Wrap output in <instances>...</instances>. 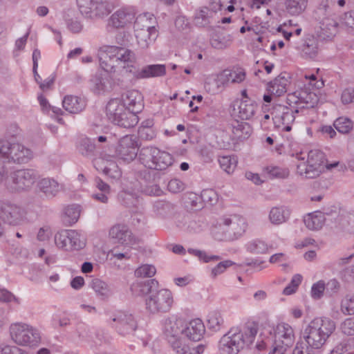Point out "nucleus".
Listing matches in <instances>:
<instances>
[{
    "mask_svg": "<svg viewBox=\"0 0 354 354\" xmlns=\"http://www.w3.org/2000/svg\"><path fill=\"white\" fill-rule=\"evenodd\" d=\"M258 331L255 322H248L243 327H232L219 341V350L222 354H238L253 343Z\"/></svg>",
    "mask_w": 354,
    "mask_h": 354,
    "instance_id": "obj_1",
    "label": "nucleus"
},
{
    "mask_svg": "<svg viewBox=\"0 0 354 354\" xmlns=\"http://www.w3.org/2000/svg\"><path fill=\"white\" fill-rule=\"evenodd\" d=\"M136 61L134 52L127 48L103 46L100 49V65L106 72L114 73L116 68H122L133 74L136 71L133 66Z\"/></svg>",
    "mask_w": 354,
    "mask_h": 354,
    "instance_id": "obj_2",
    "label": "nucleus"
},
{
    "mask_svg": "<svg viewBox=\"0 0 354 354\" xmlns=\"http://www.w3.org/2000/svg\"><path fill=\"white\" fill-rule=\"evenodd\" d=\"M335 328V322L328 318L314 319L302 333L305 346L309 351L315 352L322 348Z\"/></svg>",
    "mask_w": 354,
    "mask_h": 354,
    "instance_id": "obj_3",
    "label": "nucleus"
},
{
    "mask_svg": "<svg viewBox=\"0 0 354 354\" xmlns=\"http://www.w3.org/2000/svg\"><path fill=\"white\" fill-rule=\"evenodd\" d=\"M138 158L145 167L157 171L166 170L174 162L169 153L152 146L141 148Z\"/></svg>",
    "mask_w": 354,
    "mask_h": 354,
    "instance_id": "obj_4",
    "label": "nucleus"
},
{
    "mask_svg": "<svg viewBox=\"0 0 354 354\" xmlns=\"http://www.w3.org/2000/svg\"><path fill=\"white\" fill-rule=\"evenodd\" d=\"M106 111L109 120L119 127L129 129L135 127L138 122L137 114L122 105L119 98L111 99L106 104Z\"/></svg>",
    "mask_w": 354,
    "mask_h": 354,
    "instance_id": "obj_5",
    "label": "nucleus"
},
{
    "mask_svg": "<svg viewBox=\"0 0 354 354\" xmlns=\"http://www.w3.org/2000/svg\"><path fill=\"white\" fill-rule=\"evenodd\" d=\"M32 158V152L24 145L8 140H0V160L18 164L28 162Z\"/></svg>",
    "mask_w": 354,
    "mask_h": 354,
    "instance_id": "obj_6",
    "label": "nucleus"
},
{
    "mask_svg": "<svg viewBox=\"0 0 354 354\" xmlns=\"http://www.w3.org/2000/svg\"><path fill=\"white\" fill-rule=\"evenodd\" d=\"M82 15L88 19H101L108 16L113 10L107 0H77Z\"/></svg>",
    "mask_w": 354,
    "mask_h": 354,
    "instance_id": "obj_7",
    "label": "nucleus"
},
{
    "mask_svg": "<svg viewBox=\"0 0 354 354\" xmlns=\"http://www.w3.org/2000/svg\"><path fill=\"white\" fill-rule=\"evenodd\" d=\"M12 339L18 345L35 346L41 339L37 329L25 324H15L10 326Z\"/></svg>",
    "mask_w": 354,
    "mask_h": 354,
    "instance_id": "obj_8",
    "label": "nucleus"
},
{
    "mask_svg": "<svg viewBox=\"0 0 354 354\" xmlns=\"http://www.w3.org/2000/svg\"><path fill=\"white\" fill-rule=\"evenodd\" d=\"M274 337V346L273 351L274 354H283L288 348L292 346L295 342V335L292 328L286 323L279 324L272 330Z\"/></svg>",
    "mask_w": 354,
    "mask_h": 354,
    "instance_id": "obj_9",
    "label": "nucleus"
},
{
    "mask_svg": "<svg viewBox=\"0 0 354 354\" xmlns=\"http://www.w3.org/2000/svg\"><path fill=\"white\" fill-rule=\"evenodd\" d=\"M174 303L172 293L167 289H161L152 293L146 299L147 309L152 313H167Z\"/></svg>",
    "mask_w": 354,
    "mask_h": 354,
    "instance_id": "obj_10",
    "label": "nucleus"
},
{
    "mask_svg": "<svg viewBox=\"0 0 354 354\" xmlns=\"http://www.w3.org/2000/svg\"><path fill=\"white\" fill-rule=\"evenodd\" d=\"M55 243L57 247L65 250H78L85 245V239L76 230H64L55 235Z\"/></svg>",
    "mask_w": 354,
    "mask_h": 354,
    "instance_id": "obj_11",
    "label": "nucleus"
},
{
    "mask_svg": "<svg viewBox=\"0 0 354 354\" xmlns=\"http://www.w3.org/2000/svg\"><path fill=\"white\" fill-rule=\"evenodd\" d=\"M37 174L32 169H19L12 172L9 185L12 192L28 190L37 179Z\"/></svg>",
    "mask_w": 354,
    "mask_h": 354,
    "instance_id": "obj_12",
    "label": "nucleus"
},
{
    "mask_svg": "<svg viewBox=\"0 0 354 354\" xmlns=\"http://www.w3.org/2000/svg\"><path fill=\"white\" fill-rule=\"evenodd\" d=\"M299 112L298 107H288L282 104H276L271 113L274 122L277 127H283L285 131H290L292 124L295 120V113Z\"/></svg>",
    "mask_w": 354,
    "mask_h": 354,
    "instance_id": "obj_13",
    "label": "nucleus"
},
{
    "mask_svg": "<svg viewBox=\"0 0 354 354\" xmlns=\"http://www.w3.org/2000/svg\"><path fill=\"white\" fill-rule=\"evenodd\" d=\"M0 218L8 225H19L26 220V212L16 204L2 203L0 204Z\"/></svg>",
    "mask_w": 354,
    "mask_h": 354,
    "instance_id": "obj_14",
    "label": "nucleus"
},
{
    "mask_svg": "<svg viewBox=\"0 0 354 354\" xmlns=\"http://www.w3.org/2000/svg\"><path fill=\"white\" fill-rule=\"evenodd\" d=\"M162 174L160 171L146 169L139 171L136 177L140 184H145L143 192L150 196H159L162 193V190L158 185L161 178Z\"/></svg>",
    "mask_w": 354,
    "mask_h": 354,
    "instance_id": "obj_15",
    "label": "nucleus"
},
{
    "mask_svg": "<svg viewBox=\"0 0 354 354\" xmlns=\"http://www.w3.org/2000/svg\"><path fill=\"white\" fill-rule=\"evenodd\" d=\"M185 322L182 319L168 318L165 322L164 333L173 348L183 345Z\"/></svg>",
    "mask_w": 354,
    "mask_h": 354,
    "instance_id": "obj_16",
    "label": "nucleus"
},
{
    "mask_svg": "<svg viewBox=\"0 0 354 354\" xmlns=\"http://www.w3.org/2000/svg\"><path fill=\"white\" fill-rule=\"evenodd\" d=\"M117 156L124 161L133 160L138 153V140L134 135H127L120 138L115 149Z\"/></svg>",
    "mask_w": 354,
    "mask_h": 354,
    "instance_id": "obj_17",
    "label": "nucleus"
},
{
    "mask_svg": "<svg viewBox=\"0 0 354 354\" xmlns=\"http://www.w3.org/2000/svg\"><path fill=\"white\" fill-rule=\"evenodd\" d=\"M112 320L116 323L115 329L122 336L133 334L138 327L134 316L128 312H117Z\"/></svg>",
    "mask_w": 354,
    "mask_h": 354,
    "instance_id": "obj_18",
    "label": "nucleus"
},
{
    "mask_svg": "<svg viewBox=\"0 0 354 354\" xmlns=\"http://www.w3.org/2000/svg\"><path fill=\"white\" fill-rule=\"evenodd\" d=\"M109 236L122 245L130 246L137 243V239L134 237L126 225L116 224L113 225L109 231Z\"/></svg>",
    "mask_w": 354,
    "mask_h": 354,
    "instance_id": "obj_19",
    "label": "nucleus"
},
{
    "mask_svg": "<svg viewBox=\"0 0 354 354\" xmlns=\"http://www.w3.org/2000/svg\"><path fill=\"white\" fill-rule=\"evenodd\" d=\"M338 23L329 17H324L319 22V26L316 29V37L319 41L330 40L337 33Z\"/></svg>",
    "mask_w": 354,
    "mask_h": 354,
    "instance_id": "obj_20",
    "label": "nucleus"
},
{
    "mask_svg": "<svg viewBox=\"0 0 354 354\" xmlns=\"http://www.w3.org/2000/svg\"><path fill=\"white\" fill-rule=\"evenodd\" d=\"M109 73L104 71V73L96 75L91 80L95 92H109L114 88L115 85L120 86L122 82L119 79L114 80Z\"/></svg>",
    "mask_w": 354,
    "mask_h": 354,
    "instance_id": "obj_21",
    "label": "nucleus"
},
{
    "mask_svg": "<svg viewBox=\"0 0 354 354\" xmlns=\"http://www.w3.org/2000/svg\"><path fill=\"white\" fill-rule=\"evenodd\" d=\"M205 326L199 319H194L188 324H185L183 331V345L186 344L187 339L196 342L199 341L205 333Z\"/></svg>",
    "mask_w": 354,
    "mask_h": 354,
    "instance_id": "obj_22",
    "label": "nucleus"
},
{
    "mask_svg": "<svg viewBox=\"0 0 354 354\" xmlns=\"http://www.w3.org/2000/svg\"><path fill=\"white\" fill-rule=\"evenodd\" d=\"M142 99L141 94L138 91L132 90L123 94L120 100L122 105L127 110L138 114L143 108Z\"/></svg>",
    "mask_w": 354,
    "mask_h": 354,
    "instance_id": "obj_23",
    "label": "nucleus"
},
{
    "mask_svg": "<svg viewBox=\"0 0 354 354\" xmlns=\"http://www.w3.org/2000/svg\"><path fill=\"white\" fill-rule=\"evenodd\" d=\"M257 109V103L250 99L237 101L234 104V111L237 113V116L243 120L252 118Z\"/></svg>",
    "mask_w": 354,
    "mask_h": 354,
    "instance_id": "obj_24",
    "label": "nucleus"
},
{
    "mask_svg": "<svg viewBox=\"0 0 354 354\" xmlns=\"http://www.w3.org/2000/svg\"><path fill=\"white\" fill-rule=\"evenodd\" d=\"M223 223L228 227L227 232L229 235L235 238L241 236L247 227V224L244 218L234 215L230 218H226L223 220Z\"/></svg>",
    "mask_w": 354,
    "mask_h": 354,
    "instance_id": "obj_25",
    "label": "nucleus"
},
{
    "mask_svg": "<svg viewBox=\"0 0 354 354\" xmlns=\"http://www.w3.org/2000/svg\"><path fill=\"white\" fill-rule=\"evenodd\" d=\"M134 19V15L124 9L115 12L108 20L107 29L110 28H120L131 23Z\"/></svg>",
    "mask_w": 354,
    "mask_h": 354,
    "instance_id": "obj_26",
    "label": "nucleus"
},
{
    "mask_svg": "<svg viewBox=\"0 0 354 354\" xmlns=\"http://www.w3.org/2000/svg\"><path fill=\"white\" fill-rule=\"evenodd\" d=\"M289 75L286 73H281L275 79L268 84V93L276 96H281L287 91V86L289 84Z\"/></svg>",
    "mask_w": 354,
    "mask_h": 354,
    "instance_id": "obj_27",
    "label": "nucleus"
},
{
    "mask_svg": "<svg viewBox=\"0 0 354 354\" xmlns=\"http://www.w3.org/2000/svg\"><path fill=\"white\" fill-rule=\"evenodd\" d=\"M166 73L165 64H151L143 67L140 71L136 70L133 75L138 79L161 77Z\"/></svg>",
    "mask_w": 354,
    "mask_h": 354,
    "instance_id": "obj_28",
    "label": "nucleus"
},
{
    "mask_svg": "<svg viewBox=\"0 0 354 354\" xmlns=\"http://www.w3.org/2000/svg\"><path fill=\"white\" fill-rule=\"evenodd\" d=\"M62 104L66 111L73 114L80 113L86 107L84 100L73 95L66 96L62 101Z\"/></svg>",
    "mask_w": 354,
    "mask_h": 354,
    "instance_id": "obj_29",
    "label": "nucleus"
},
{
    "mask_svg": "<svg viewBox=\"0 0 354 354\" xmlns=\"http://www.w3.org/2000/svg\"><path fill=\"white\" fill-rule=\"evenodd\" d=\"M319 39L314 35H308L303 44L301 53L306 58H315L319 51Z\"/></svg>",
    "mask_w": 354,
    "mask_h": 354,
    "instance_id": "obj_30",
    "label": "nucleus"
},
{
    "mask_svg": "<svg viewBox=\"0 0 354 354\" xmlns=\"http://www.w3.org/2000/svg\"><path fill=\"white\" fill-rule=\"evenodd\" d=\"M323 171V170L315 165L308 163V160L306 162H302L297 165V174L306 179L315 178Z\"/></svg>",
    "mask_w": 354,
    "mask_h": 354,
    "instance_id": "obj_31",
    "label": "nucleus"
},
{
    "mask_svg": "<svg viewBox=\"0 0 354 354\" xmlns=\"http://www.w3.org/2000/svg\"><path fill=\"white\" fill-rule=\"evenodd\" d=\"M157 36L156 28L153 26H149L146 30L143 29L138 32L136 38L142 48H147L151 42L156 40Z\"/></svg>",
    "mask_w": 354,
    "mask_h": 354,
    "instance_id": "obj_32",
    "label": "nucleus"
},
{
    "mask_svg": "<svg viewBox=\"0 0 354 354\" xmlns=\"http://www.w3.org/2000/svg\"><path fill=\"white\" fill-rule=\"evenodd\" d=\"M39 189L46 197L53 198L59 192L58 183L53 178H43L38 183Z\"/></svg>",
    "mask_w": 354,
    "mask_h": 354,
    "instance_id": "obj_33",
    "label": "nucleus"
},
{
    "mask_svg": "<svg viewBox=\"0 0 354 354\" xmlns=\"http://www.w3.org/2000/svg\"><path fill=\"white\" fill-rule=\"evenodd\" d=\"M325 217L321 212L308 214L304 218V222L307 228L310 230H318L324 225Z\"/></svg>",
    "mask_w": 354,
    "mask_h": 354,
    "instance_id": "obj_34",
    "label": "nucleus"
},
{
    "mask_svg": "<svg viewBox=\"0 0 354 354\" xmlns=\"http://www.w3.org/2000/svg\"><path fill=\"white\" fill-rule=\"evenodd\" d=\"M158 282L156 279H147L136 283L132 289L139 295H147L154 293L153 291L158 288Z\"/></svg>",
    "mask_w": 354,
    "mask_h": 354,
    "instance_id": "obj_35",
    "label": "nucleus"
},
{
    "mask_svg": "<svg viewBox=\"0 0 354 354\" xmlns=\"http://www.w3.org/2000/svg\"><path fill=\"white\" fill-rule=\"evenodd\" d=\"M286 12L292 16H298L306 8L308 0H286Z\"/></svg>",
    "mask_w": 354,
    "mask_h": 354,
    "instance_id": "obj_36",
    "label": "nucleus"
},
{
    "mask_svg": "<svg viewBox=\"0 0 354 354\" xmlns=\"http://www.w3.org/2000/svg\"><path fill=\"white\" fill-rule=\"evenodd\" d=\"M232 126V133L235 138L239 140H245L249 138L252 129L249 123L236 121Z\"/></svg>",
    "mask_w": 354,
    "mask_h": 354,
    "instance_id": "obj_37",
    "label": "nucleus"
},
{
    "mask_svg": "<svg viewBox=\"0 0 354 354\" xmlns=\"http://www.w3.org/2000/svg\"><path fill=\"white\" fill-rule=\"evenodd\" d=\"M289 211L282 207H272L269 214V219L272 224L279 225L285 223L289 218Z\"/></svg>",
    "mask_w": 354,
    "mask_h": 354,
    "instance_id": "obj_38",
    "label": "nucleus"
},
{
    "mask_svg": "<svg viewBox=\"0 0 354 354\" xmlns=\"http://www.w3.org/2000/svg\"><path fill=\"white\" fill-rule=\"evenodd\" d=\"M89 286L96 295L101 298L108 297L111 295L109 286L100 279H92Z\"/></svg>",
    "mask_w": 354,
    "mask_h": 354,
    "instance_id": "obj_39",
    "label": "nucleus"
},
{
    "mask_svg": "<svg viewBox=\"0 0 354 354\" xmlns=\"http://www.w3.org/2000/svg\"><path fill=\"white\" fill-rule=\"evenodd\" d=\"M95 148V145L88 138H82L77 145V150L79 153L82 156L87 157L94 155Z\"/></svg>",
    "mask_w": 354,
    "mask_h": 354,
    "instance_id": "obj_40",
    "label": "nucleus"
},
{
    "mask_svg": "<svg viewBox=\"0 0 354 354\" xmlns=\"http://www.w3.org/2000/svg\"><path fill=\"white\" fill-rule=\"evenodd\" d=\"M308 162L312 163L315 166L320 168L322 170H324L325 162L326 159L325 154L319 150H310L308 154Z\"/></svg>",
    "mask_w": 354,
    "mask_h": 354,
    "instance_id": "obj_41",
    "label": "nucleus"
},
{
    "mask_svg": "<svg viewBox=\"0 0 354 354\" xmlns=\"http://www.w3.org/2000/svg\"><path fill=\"white\" fill-rule=\"evenodd\" d=\"M335 129L342 134L348 133L353 128V122L348 118L339 117L333 122Z\"/></svg>",
    "mask_w": 354,
    "mask_h": 354,
    "instance_id": "obj_42",
    "label": "nucleus"
},
{
    "mask_svg": "<svg viewBox=\"0 0 354 354\" xmlns=\"http://www.w3.org/2000/svg\"><path fill=\"white\" fill-rule=\"evenodd\" d=\"M297 98L300 100V103H305L308 107L311 108L316 106L319 102V97L315 93L307 91H299Z\"/></svg>",
    "mask_w": 354,
    "mask_h": 354,
    "instance_id": "obj_43",
    "label": "nucleus"
},
{
    "mask_svg": "<svg viewBox=\"0 0 354 354\" xmlns=\"http://www.w3.org/2000/svg\"><path fill=\"white\" fill-rule=\"evenodd\" d=\"M223 324V319L219 311L213 310L209 313L207 316V326L210 329L217 331Z\"/></svg>",
    "mask_w": 354,
    "mask_h": 354,
    "instance_id": "obj_44",
    "label": "nucleus"
},
{
    "mask_svg": "<svg viewBox=\"0 0 354 354\" xmlns=\"http://www.w3.org/2000/svg\"><path fill=\"white\" fill-rule=\"evenodd\" d=\"M339 227L344 231L354 234V212L339 218Z\"/></svg>",
    "mask_w": 354,
    "mask_h": 354,
    "instance_id": "obj_45",
    "label": "nucleus"
},
{
    "mask_svg": "<svg viewBox=\"0 0 354 354\" xmlns=\"http://www.w3.org/2000/svg\"><path fill=\"white\" fill-rule=\"evenodd\" d=\"M80 215V210L78 206L73 205L65 208L64 221L70 225L77 221Z\"/></svg>",
    "mask_w": 354,
    "mask_h": 354,
    "instance_id": "obj_46",
    "label": "nucleus"
},
{
    "mask_svg": "<svg viewBox=\"0 0 354 354\" xmlns=\"http://www.w3.org/2000/svg\"><path fill=\"white\" fill-rule=\"evenodd\" d=\"M248 250L252 254H264L268 250V245L263 241L256 239L249 242L247 245Z\"/></svg>",
    "mask_w": 354,
    "mask_h": 354,
    "instance_id": "obj_47",
    "label": "nucleus"
},
{
    "mask_svg": "<svg viewBox=\"0 0 354 354\" xmlns=\"http://www.w3.org/2000/svg\"><path fill=\"white\" fill-rule=\"evenodd\" d=\"M208 11L207 7H203L196 12L194 18V23L196 26L204 27L209 24Z\"/></svg>",
    "mask_w": 354,
    "mask_h": 354,
    "instance_id": "obj_48",
    "label": "nucleus"
},
{
    "mask_svg": "<svg viewBox=\"0 0 354 354\" xmlns=\"http://www.w3.org/2000/svg\"><path fill=\"white\" fill-rule=\"evenodd\" d=\"M219 165L225 172L231 174L234 171L236 166V160L234 158L230 156H222L218 159Z\"/></svg>",
    "mask_w": 354,
    "mask_h": 354,
    "instance_id": "obj_49",
    "label": "nucleus"
},
{
    "mask_svg": "<svg viewBox=\"0 0 354 354\" xmlns=\"http://www.w3.org/2000/svg\"><path fill=\"white\" fill-rule=\"evenodd\" d=\"M341 310L344 315H354V295H346L342 300Z\"/></svg>",
    "mask_w": 354,
    "mask_h": 354,
    "instance_id": "obj_50",
    "label": "nucleus"
},
{
    "mask_svg": "<svg viewBox=\"0 0 354 354\" xmlns=\"http://www.w3.org/2000/svg\"><path fill=\"white\" fill-rule=\"evenodd\" d=\"M302 277L301 275L297 274H295L290 283L283 289V293L285 295H290L296 292L299 286L301 283Z\"/></svg>",
    "mask_w": 354,
    "mask_h": 354,
    "instance_id": "obj_51",
    "label": "nucleus"
},
{
    "mask_svg": "<svg viewBox=\"0 0 354 354\" xmlns=\"http://www.w3.org/2000/svg\"><path fill=\"white\" fill-rule=\"evenodd\" d=\"M156 270L152 265L145 264L135 270L137 277H151L156 274Z\"/></svg>",
    "mask_w": 354,
    "mask_h": 354,
    "instance_id": "obj_52",
    "label": "nucleus"
},
{
    "mask_svg": "<svg viewBox=\"0 0 354 354\" xmlns=\"http://www.w3.org/2000/svg\"><path fill=\"white\" fill-rule=\"evenodd\" d=\"M266 171L271 178H286L289 176V170L279 167H267Z\"/></svg>",
    "mask_w": 354,
    "mask_h": 354,
    "instance_id": "obj_53",
    "label": "nucleus"
},
{
    "mask_svg": "<svg viewBox=\"0 0 354 354\" xmlns=\"http://www.w3.org/2000/svg\"><path fill=\"white\" fill-rule=\"evenodd\" d=\"M188 252L191 254L198 257L201 260H203L205 263H208L211 261H218L221 259L220 256L217 255H207L205 252L189 248Z\"/></svg>",
    "mask_w": 354,
    "mask_h": 354,
    "instance_id": "obj_54",
    "label": "nucleus"
},
{
    "mask_svg": "<svg viewBox=\"0 0 354 354\" xmlns=\"http://www.w3.org/2000/svg\"><path fill=\"white\" fill-rule=\"evenodd\" d=\"M171 208V204L164 201H156L153 205V212L161 216L167 214Z\"/></svg>",
    "mask_w": 354,
    "mask_h": 354,
    "instance_id": "obj_55",
    "label": "nucleus"
},
{
    "mask_svg": "<svg viewBox=\"0 0 354 354\" xmlns=\"http://www.w3.org/2000/svg\"><path fill=\"white\" fill-rule=\"evenodd\" d=\"M0 351L1 354H29L26 351L16 346H10L5 344L0 345Z\"/></svg>",
    "mask_w": 354,
    "mask_h": 354,
    "instance_id": "obj_56",
    "label": "nucleus"
},
{
    "mask_svg": "<svg viewBox=\"0 0 354 354\" xmlns=\"http://www.w3.org/2000/svg\"><path fill=\"white\" fill-rule=\"evenodd\" d=\"M131 35L126 31L119 32L115 35V42L118 45V46L127 48L129 43Z\"/></svg>",
    "mask_w": 354,
    "mask_h": 354,
    "instance_id": "obj_57",
    "label": "nucleus"
},
{
    "mask_svg": "<svg viewBox=\"0 0 354 354\" xmlns=\"http://www.w3.org/2000/svg\"><path fill=\"white\" fill-rule=\"evenodd\" d=\"M325 283L322 281H319L314 283L311 288V296L315 299H319L323 296L325 290Z\"/></svg>",
    "mask_w": 354,
    "mask_h": 354,
    "instance_id": "obj_58",
    "label": "nucleus"
},
{
    "mask_svg": "<svg viewBox=\"0 0 354 354\" xmlns=\"http://www.w3.org/2000/svg\"><path fill=\"white\" fill-rule=\"evenodd\" d=\"M234 263L230 260H226L218 263L216 267L212 270V275L216 277L217 275L224 272L229 267L234 265Z\"/></svg>",
    "mask_w": 354,
    "mask_h": 354,
    "instance_id": "obj_59",
    "label": "nucleus"
},
{
    "mask_svg": "<svg viewBox=\"0 0 354 354\" xmlns=\"http://www.w3.org/2000/svg\"><path fill=\"white\" fill-rule=\"evenodd\" d=\"M167 189L172 193H179L184 190L185 185L179 179L174 178L169 181L167 184Z\"/></svg>",
    "mask_w": 354,
    "mask_h": 354,
    "instance_id": "obj_60",
    "label": "nucleus"
},
{
    "mask_svg": "<svg viewBox=\"0 0 354 354\" xmlns=\"http://www.w3.org/2000/svg\"><path fill=\"white\" fill-rule=\"evenodd\" d=\"M343 333L347 335H354V317L346 319L341 325Z\"/></svg>",
    "mask_w": 354,
    "mask_h": 354,
    "instance_id": "obj_61",
    "label": "nucleus"
},
{
    "mask_svg": "<svg viewBox=\"0 0 354 354\" xmlns=\"http://www.w3.org/2000/svg\"><path fill=\"white\" fill-rule=\"evenodd\" d=\"M341 277L344 281L348 283L354 282V266H348L343 270Z\"/></svg>",
    "mask_w": 354,
    "mask_h": 354,
    "instance_id": "obj_62",
    "label": "nucleus"
},
{
    "mask_svg": "<svg viewBox=\"0 0 354 354\" xmlns=\"http://www.w3.org/2000/svg\"><path fill=\"white\" fill-rule=\"evenodd\" d=\"M342 24L354 29V10L345 12L341 17Z\"/></svg>",
    "mask_w": 354,
    "mask_h": 354,
    "instance_id": "obj_63",
    "label": "nucleus"
},
{
    "mask_svg": "<svg viewBox=\"0 0 354 354\" xmlns=\"http://www.w3.org/2000/svg\"><path fill=\"white\" fill-rule=\"evenodd\" d=\"M342 102L343 104L354 103V88H346L342 94Z\"/></svg>",
    "mask_w": 354,
    "mask_h": 354,
    "instance_id": "obj_64",
    "label": "nucleus"
}]
</instances>
